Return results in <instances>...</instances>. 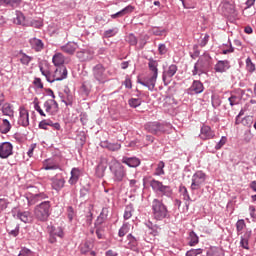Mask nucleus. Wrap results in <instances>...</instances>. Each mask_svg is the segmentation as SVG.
Returning a JSON list of instances; mask_svg holds the SVG:
<instances>
[{"label": "nucleus", "mask_w": 256, "mask_h": 256, "mask_svg": "<svg viewBox=\"0 0 256 256\" xmlns=\"http://www.w3.org/2000/svg\"><path fill=\"white\" fill-rule=\"evenodd\" d=\"M44 109L46 113H50V115H53V113H57V110L59 109V104H57V101L49 99L44 102Z\"/></svg>", "instance_id": "nucleus-17"}, {"label": "nucleus", "mask_w": 256, "mask_h": 256, "mask_svg": "<svg viewBox=\"0 0 256 256\" xmlns=\"http://www.w3.org/2000/svg\"><path fill=\"white\" fill-rule=\"evenodd\" d=\"M164 169H165V162L160 161L157 165L154 175H156V176L165 175Z\"/></svg>", "instance_id": "nucleus-40"}, {"label": "nucleus", "mask_w": 256, "mask_h": 256, "mask_svg": "<svg viewBox=\"0 0 256 256\" xmlns=\"http://www.w3.org/2000/svg\"><path fill=\"white\" fill-rule=\"evenodd\" d=\"M17 217L23 223H29L31 221V213L29 212H18Z\"/></svg>", "instance_id": "nucleus-37"}, {"label": "nucleus", "mask_w": 256, "mask_h": 256, "mask_svg": "<svg viewBox=\"0 0 256 256\" xmlns=\"http://www.w3.org/2000/svg\"><path fill=\"white\" fill-rule=\"evenodd\" d=\"M229 67H231L229 65V61L220 60L214 66V70L216 71V73H225V71H227V69H229Z\"/></svg>", "instance_id": "nucleus-23"}, {"label": "nucleus", "mask_w": 256, "mask_h": 256, "mask_svg": "<svg viewBox=\"0 0 256 256\" xmlns=\"http://www.w3.org/2000/svg\"><path fill=\"white\" fill-rule=\"evenodd\" d=\"M158 51L160 55H165V53H167V47L165 46V44H160L158 47Z\"/></svg>", "instance_id": "nucleus-63"}, {"label": "nucleus", "mask_w": 256, "mask_h": 256, "mask_svg": "<svg viewBox=\"0 0 256 256\" xmlns=\"http://www.w3.org/2000/svg\"><path fill=\"white\" fill-rule=\"evenodd\" d=\"M92 74L98 83H105V81H107V74H105V66H103V64L95 65L92 68Z\"/></svg>", "instance_id": "nucleus-10"}, {"label": "nucleus", "mask_w": 256, "mask_h": 256, "mask_svg": "<svg viewBox=\"0 0 256 256\" xmlns=\"http://www.w3.org/2000/svg\"><path fill=\"white\" fill-rule=\"evenodd\" d=\"M51 185L55 191H61L65 187V178L61 175H56L51 178Z\"/></svg>", "instance_id": "nucleus-13"}, {"label": "nucleus", "mask_w": 256, "mask_h": 256, "mask_svg": "<svg viewBox=\"0 0 256 256\" xmlns=\"http://www.w3.org/2000/svg\"><path fill=\"white\" fill-rule=\"evenodd\" d=\"M116 33H117V28H113V29L106 30L103 35L106 39H109L110 37H115Z\"/></svg>", "instance_id": "nucleus-49"}, {"label": "nucleus", "mask_w": 256, "mask_h": 256, "mask_svg": "<svg viewBox=\"0 0 256 256\" xmlns=\"http://www.w3.org/2000/svg\"><path fill=\"white\" fill-rule=\"evenodd\" d=\"M2 113L3 115H6L8 117H13L14 112H13V107L11 106V104L6 103L2 106Z\"/></svg>", "instance_id": "nucleus-36"}, {"label": "nucleus", "mask_w": 256, "mask_h": 256, "mask_svg": "<svg viewBox=\"0 0 256 256\" xmlns=\"http://www.w3.org/2000/svg\"><path fill=\"white\" fill-rule=\"evenodd\" d=\"M77 49H79V45L75 42H68L66 45L61 46V51L67 53V55H75Z\"/></svg>", "instance_id": "nucleus-19"}, {"label": "nucleus", "mask_w": 256, "mask_h": 256, "mask_svg": "<svg viewBox=\"0 0 256 256\" xmlns=\"http://www.w3.org/2000/svg\"><path fill=\"white\" fill-rule=\"evenodd\" d=\"M128 233H129V225L123 224L118 232L119 237H125Z\"/></svg>", "instance_id": "nucleus-45"}, {"label": "nucleus", "mask_w": 256, "mask_h": 256, "mask_svg": "<svg viewBox=\"0 0 256 256\" xmlns=\"http://www.w3.org/2000/svg\"><path fill=\"white\" fill-rule=\"evenodd\" d=\"M225 143H227V137L222 136L220 141L215 146V149H217V150L221 149V147H223V145H225Z\"/></svg>", "instance_id": "nucleus-56"}, {"label": "nucleus", "mask_w": 256, "mask_h": 256, "mask_svg": "<svg viewBox=\"0 0 256 256\" xmlns=\"http://www.w3.org/2000/svg\"><path fill=\"white\" fill-rule=\"evenodd\" d=\"M31 27H35L36 29H39L41 27H43V22L39 21V20H32L30 22Z\"/></svg>", "instance_id": "nucleus-58"}, {"label": "nucleus", "mask_w": 256, "mask_h": 256, "mask_svg": "<svg viewBox=\"0 0 256 256\" xmlns=\"http://www.w3.org/2000/svg\"><path fill=\"white\" fill-rule=\"evenodd\" d=\"M52 63L55 67H63V63H65V56L62 53H56L52 58Z\"/></svg>", "instance_id": "nucleus-28"}, {"label": "nucleus", "mask_w": 256, "mask_h": 256, "mask_svg": "<svg viewBox=\"0 0 256 256\" xmlns=\"http://www.w3.org/2000/svg\"><path fill=\"white\" fill-rule=\"evenodd\" d=\"M102 147L108 149V151H119L121 149V144L119 143H109L108 141L102 142Z\"/></svg>", "instance_id": "nucleus-32"}, {"label": "nucleus", "mask_w": 256, "mask_h": 256, "mask_svg": "<svg viewBox=\"0 0 256 256\" xmlns=\"http://www.w3.org/2000/svg\"><path fill=\"white\" fill-rule=\"evenodd\" d=\"M9 205V200L5 198H0V212L5 211Z\"/></svg>", "instance_id": "nucleus-52"}, {"label": "nucleus", "mask_w": 256, "mask_h": 256, "mask_svg": "<svg viewBox=\"0 0 256 256\" xmlns=\"http://www.w3.org/2000/svg\"><path fill=\"white\" fill-rule=\"evenodd\" d=\"M157 67H159L157 60L150 58L148 62L150 76L144 80L138 79V83L144 87H147L149 91H153L155 89V85L157 84V77H159V68Z\"/></svg>", "instance_id": "nucleus-1"}, {"label": "nucleus", "mask_w": 256, "mask_h": 256, "mask_svg": "<svg viewBox=\"0 0 256 256\" xmlns=\"http://www.w3.org/2000/svg\"><path fill=\"white\" fill-rule=\"evenodd\" d=\"M146 131L152 135H159V133H167L171 129L170 124H161L159 122H149L145 125Z\"/></svg>", "instance_id": "nucleus-7"}, {"label": "nucleus", "mask_w": 256, "mask_h": 256, "mask_svg": "<svg viewBox=\"0 0 256 256\" xmlns=\"http://www.w3.org/2000/svg\"><path fill=\"white\" fill-rule=\"evenodd\" d=\"M22 0H1L2 5H7L8 7H19Z\"/></svg>", "instance_id": "nucleus-39"}, {"label": "nucleus", "mask_w": 256, "mask_h": 256, "mask_svg": "<svg viewBox=\"0 0 256 256\" xmlns=\"http://www.w3.org/2000/svg\"><path fill=\"white\" fill-rule=\"evenodd\" d=\"M177 73V65L172 64L163 71L162 80L164 83L171 81V78Z\"/></svg>", "instance_id": "nucleus-15"}, {"label": "nucleus", "mask_w": 256, "mask_h": 256, "mask_svg": "<svg viewBox=\"0 0 256 256\" xmlns=\"http://www.w3.org/2000/svg\"><path fill=\"white\" fill-rule=\"evenodd\" d=\"M240 123L244 125V127H251V125H253V118L250 116L240 118Z\"/></svg>", "instance_id": "nucleus-43"}, {"label": "nucleus", "mask_w": 256, "mask_h": 256, "mask_svg": "<svg viewBox=\"0 0 256 256\" xmlns=\"http://www.w3.org/2000/svg\"><path fill=\"white\" fill-rule=\"evenodd\" d=\"M133 11H135V7L132 5H128L125 8H123L121 11L112 14L111 17L112 19H117V17H123L129 13H133Z\"/></svg>", "instance_id": "nucleus-26"}, {"label": "nucleus", "mask_w": 256, "mask_h": 256, "mask_svg": "<svg viewBox=\"0 0 256 256\" xmlns=\"http://www.w3.org/2000/svg\"><path fill=\"white\" fill-rule=\"evenodd\" d=\"M33 104H34L35 111H37L39 115H41V117H47L43 109H41V106L39 105V100H37V98H35Z\"/></svg>", "instance_id": "nucleus-44"}, {"label": "nucleus", "mask_w": 256, "mask_h": 256, "mask_svg": "<svg viewBox=\"0 0 256 256\" xmlns=\"http://www.w3.org/2000/svg\"><path fill=\"white\" fill-rule=\"evenodd\" d=\"M129 105H130V107H134V109H135L141 105V99L132 98L129 100Z\"/></svg>", "instance_id": "nucleus-51"}, {"label": "nucleus", "mask_w": 256, "mask_h": 256, "mask_svg": "<svg viewBox=\"0 0 256 256\" xmlns=\"http://www.w3.org/2000/svg\"><path fill=\"white\" fill-rule=\"evenodd\" d=\"M43 169H45V171H51L59 169V165L55 163V161H53L52 159H48L43 162Z\"/></svg>", "instance_id": "nucleus-30"}, {"label": "nucleus", "mask_w": 256, "mask_h": 256, "mask_svg": "<svg viewBox=\"0 0 256 256\" xmlns=\"http://www.w3.org/2000/svg\"><path fill=\"white\" fill-rule=\"evenodd\" d=\"M68 218L70 221H73V217H75V211L73 210V207L69 206L68 209Z\"/></svg>", "instance_id": "nucleus-62"}, {"label": "nucleus", "mask_w": 256, "mask_h": 256, "mask_svg": "<svg viewBox=\"0 0 256 256\" xmlns=\"http://www.w3.org/2000/svg\"><path fill=\"white\" fill-rule=\"evenodd\" d=\"M124 85H125L126 89H133V84L131 82V78L126 77V79L124 81Z\"/></svg>", "instance_id": "nucleus-61"}, {"label": "nucleus", "mask_w": 256, "mask_h": 256, "mask_svg": "<svg viewBox=\"0 0 256 256\" xmlns=\"http://www.w3.org/2000/svg\"><path fill=\"white\" fill-rule=\"evenodd\" d=\"M207 67H209V57L202 56L198 59L197 63L194 65V69L192 71V75H203L205 71H207Z\"/></svg>", "instance_id": "nucleus-9"}, {"label": "nucleus", "mask_w": 256, "mask_h": 256, "mask_svg": "<svg viewBox=\"0 0 256 256\" xmlns=\"http://www.w3.org/2000/svg\"><path fill=\"white\" fill-rule=\"evenodd\" d=\"M76 55L80 61H91L93 59V53L89 50L78 51Z\"/></svg>", "instance_id": "nucleus-27"}, {"label": "nucleus", "mask_w": 256, "mask_h": 256, "mask_svg": "<svg viewBox=\"0 0 256 256\" xmlns=\"http://www.w3.org/2000/svg\"><path fill=\"white\" fill-rule=\"evenodd\" d=\"M190 93H195L199 95V93H203L205 91V86L199 80H194L191 87L189 88Z\"/></svg>", "instance_id": "nucleus-21"}, {"label": "nucleus", "mask_w": 256, "mask_h": 256, "mask_svg": "<svg viewBox=\"0 0 256 256\" xmlns=\"http://www.w3.org/2000/svg\"><path fill=\"white\" fill-rule=\"evenodd\" d=\"M108 165L110 172L113 175V180L116 183H121V181L127 177V170L125 169V166H123V164H121V162L117 161L115 158H112Z\"/></svg>", "instance_id": "nucleus-2"}, {"label": "nucleus", "mask_w": 256, "mask_h": 256, "mask_svg": "<svg viewBox=\"0 0 256 256\" xmlns=\"http://www.w3.org/2000/svg\"><path fill=\"white\" fill-rule=\"evenodd\" d=\"M18 123L22 127H28V125H29V111H27V109H25V107H20V109H19Z\"/></svg>", "instance_id": "nucleus-14"}, {"label": "nucleus", "mask_w": 256, "mask_h": 256, "mask_svg": "<svg viewBox=\"0 0 256 256\" xmlns=\"http://www.w3.org/2000/svg\"><path fill=\"white\" fill-rule=\"evenodd\" d=\"M207 179V176L203 171H197L193 176H192V183L190 186L191 191H199L205 185V181Z\"/></svg>", "instance_id": "nucleus-8"}, {"label": "nucleus", "mask_w": 256, "mask_h": 256, "mask_svg": "<svg viewBox=\"0 0 256 256\" xmlns=\"http://www.w3.org/2000/svg\"><path fill=\"white\" fill-rule=\"evenodd\" d=\"M81 91L87 97L89 93H91V86H89L87 83H83L81 87Z\"/></svg>", "instance_id": "nucleus-53"}, {"label": "nucleus", "mask_w": 256, "mask_h": 256, "mask_svg": "<svg viewBox=\"0 0 256 256\" xmlns=\"http://www.w3.org/2000/svg\"><path fill=\"white\" fill-rule=\"evenodd\" d=\"M134 212L135 208H133V204L127 205L124 210V219H131V217H133Z\"/></svg>", "instance_id": "nucleus-38"}, {"label": "nucleus", "mask_w": 256, "mask_h": 256, "mask_svg": "<svg viewBox=\"0 0 256 256\" xmlns=\"http://www.w3.org/2000/svg\"><path fill=\"white\" fill-rule=\"evenodd\" d=\"M246 69L250 73H253V71H255V64H253V62L251 61V58L246 59Z\"/></svg>", "instance_id": "nucleus-50"}, {"label": "nucleus", "mask_w": 256, "mask_h": 256, "mask_svg": "<svg viewBox=\"0 0 256 256\" xmlns=\"http://www.w3.org/2000/svg\"><path fill=\"white\" fill-rule=\"evenodd\" d=\"M152 215L156 221H163L169 216V210H167V206L163 204V201L159 199L152 201Z\"/></svg>", "instance_id": "nucleus-4"}, {"label": "nucleus", "mask_w": 256, "mask_h": 256, "mask_svg": "<svg viewBox=\"0 0 256 256\" xmlns=\"http://www.w3.org/2000/svg\"><path fill=\"white\" fill-rule=\"evenodd\" d=\"M150 187L153 189V191H155V193L161 195V197H171V195H173V190H171V187L163 185V182H160L159 180H151Z\"/></svg>", "instance_id": "nucleus-6"}, {"label": "nucleus", "mask_w": 256, "mask_h": 256, "mask_svg": "<svg viewBox=\"0 0 256 256\" xmlns=\"http://www.w3.org/2000/svg\"><path fill=\"white\" fill-rule=\"evenodd\" d=\"M201 253H203V249L201 248L191 249L186 252V256H197V255H201Z\"/></svg>", "instance_id": "nucleus-48"}, {"label": "nucleus", "mask_w": 256, "mask_h": 256, "mask_svg": "<svg viewBox=\"0 0 256 256\" xmlns=\"http://www.w3.org/2000/svg\"><path fill=\"white\" fill-rule=\"evenodd\" d=\"M199 137L203 141L213 139L215 137V131H213V129H211V126L203 125L201 127Z\"/></svg>", "instance_id": "nucleus-12"}, {"label": "nucleus", "mask_w": 256, "mask_h": 256, "mask_svg": "<svg viewBox=\"0 0 256 256\" xmlns=\"http://www.w3.org/2000/svg\"><path fill=\"white\" fill-rule=\"evenodd\" d=\"M157 235H159V232L155 229L150 228L146 232L145 240L147 241V243H153V241H155V237H157Z\"/></svg>", "instance_id": "nucleus-31"}, {"label": "nucleus", "mask_w": 256, "mask_h": 256, "mask_svg": "<svg viewBox=\"0 0 256 256\" xmlns=\"http://www.w3.org/2000/svg\"><path fill=\"white\" fill-rule=\"evenodd\" d=\"M62 102L65 103V105H73V94H71L69 89L64 90V93L62 94Z\"/></svg>", "instance_id": "nucleus-29"}, {"label": "nucleus", "mask_w": 256, "mask_h": 256, "mask_svg": "<svg viewBox=\"0 0 256 256\" xmlns=\"http://www.w3.org/2000/svg\"><path fill=\"white\" fill-rule=\"evenodd\" d=\"M231 107H233V105H237L239 104V98L237 96H231L229 99H228Z\"/></svg>", "instance_id": "nucleus-59"}, {"label": "nucleus", "mask_w": 256, "mask_h": 256, "mask_svg": "<svg viewBox=\"0 0 256 256\" xmlns=\"http://www.w3.org/2000/svg\"><path fill=\"white\" fill-rule=\"evenodd\" d=\"M51 202L44 201L37 205L34 210V215L38 221H47L51 215Z\"/></svg>", "instance_id": "nucleus-5"}, {"label": "nucleus", "mask_w": 256, "mask_h": 256, "mask_svg": "<svg viewBox=\"0 0 256 256\" xmlns=\"http://www.w3.org/2000/svg\"><path fill=\"white\" fill-rule=\"evenodd\" d=\"M39 197H41V194H35L34 196L28 198V205H35V203L39 201Z\"/></svg>", "instance_id": "nucleus-55"}, {"label": "nucleus", "mask_w": 256, "mask_h": 256, "mask_svg": "<svg viewBox=\"0 0 256 256\" xmlns=\"http://www.w3.org/2000/svg\"><path fill=\"white\" fill-rule=\"evenodd\" d=\"M29 43H30L31 48L37 52L43 51V49L45 47V44H43V41L38 38H31Z\"/></svg>", "instance_id": "nucleus-24"}, {"label": "nucleus", "mask_w": 256, "mask_h": 256, "mask_svg": "<svg viewBox=\"0 0 256 256\" xmlns=\"http://www.w3.org/2000/svg\"><path fill=\"white\" fill-rule=\"evenodd\" d=\"M81 169L79 168H72L71 170V177L68 180L70 185H77V181H79V177H81Z\"/></svg>", "instance_id": "nucleus-25"}, {"label": "nucleus", "mask_w": 256, "mask_h": 256, "mask_svg": "<svg viewBox=\"0 0 256 256\" xmlns=\"http://www.w3.org/2000/svg\"><path fill=\"white\" fill-rule=\"evenodd\" d=\"M240 245L243 249H249V239L241 238Z\"/></svg>", "instance_id": "nucleus-60"}, {"label": "nucleus", "mask_w": 256, "mask_h": 256, "mask_svg": "<svg viewBox=\"0 0 256 256\" xmlns=\"http://www.w3.org/2000/svg\"><path fill=\"white\" fill-rule=\"evenodd\" d=\"M122 163L128 167H139L141 165V160L137 157H123Z\"/></svg>", "instance_id": "nucleus-22"}, {"label": "nucleus", "mask_w": 256, "mask_h": 256, "mask_svg": "<svg viewBox=\"0 0 256 256\" xmlns=\"http://www.w3.org/2000/svg\"><path fill=\"white\" fill-rule=\"evenodd\" d=\"M18 61L23 65V67H29V63L33 61V57L27 55L23 50H20L18 55Z\"/></svg>", "instance_id": "nucleus-20"}, {"label": "nucleus", "mask_w": 256, "mask_h": 256, "mask_svg": "<svg viewBox=\"0 0 256 256\" xmlns=\"http://www.w3.org/2000/svg\"><path fill=\"white\" fill-rule=\"evenodd\" d=\"M11 131V123H9V120L4 119L2 120V124L0 125V132H2L4 135Z\"/></svg>", "instance_id": "nucleus-35"}, {"label": "nucleus", "mask_w": 256, "mask_h": 256, "mask_svg": "<svg viewBox=\"0 0 256 256\" xmlns=\"http://www.w3.org/2000/svg\"><path fill=\"white\" fill-rule=\"evenodd\" d=\"M107 169V166L103 165V163H100L96 168V175L97 177H105V171Z\"/></svg>", "instance_id": "nucleus-42"}, {"label": "nucleus", "mask_w": 256, "mask_h": 256, "mask_svg": "<svg viewBox=\"0 0 256 256\" xmlns=\"http://www.w3.org/2000/svg\"><path fill=\"white\" fill-rule=\"evenodd\" d=\"M126 41H128L130 45H137V37L135 36V34H129L126 37Z\"/></svg>", "instance_id": "nucleus-54"}, {"label": "nucleus", "mask_w": 256, "mask_h": 256, "mask_svg": "<svg viewBox=\"0 0 256 256\" xmlns=\"http://www.w3.org/2000/svg\"><path fill=\"white\" fill-rule=\"evenodd\" d=\"M13 23L15 25H22V27H29V24H27V21L25 20V14H23V12L19 10L15 11V17L13 19Z\"/></svg>", "instance_id": "nucleus-18"}, {"label": "nucleus", "mask_w": 256, "mask_h": 256, "mask_svg": "<svg viewBox=\"0 0 256 256\" xmlns=\"http://www.w3.org/2000/svg\"><path fill=\"white\" fill-rule=\"evenodd\" d=\"M13 155V144L11 142H3L0 144V159H8Z\"/></svg>", "instance_id": "nucleus-11"}, {"label": "nucleus", "mask_w": 256, "mask_h": 256, "mask_svg": "<svg viewBox=\"0 0 256 256\" xmlns=\"http://www.w3.org/2000/svg\"><path fill=\"white\" fill-rule=\"evenodd\" d=\"M63 228L62 227H52L50 230V238H49V242L50 243H57V237H59L60 239H63Z\"/></svg>", "instance_id": "nucleus-16"}, {"label": "nucleus", "mask_w": 256, "mask_h": 256, "mask_svg": "<svg viewBox=\"0 0 256 256\" xmlns=\"http://www.w3.org/2000/svg\"><path fill=\"white\" fill-rule=\"evenodd\" d=\"M18 256H33V252L27 248H23Z\"/></svg>", "instance_id": "nucleus-57"}, {"label": "nucleus", "mask_w": 256, "mask_h": 256, "mask_svg": "<svg viewBox=\"0 0 256 256\" xmlns=\"http://www.w3.org/2000/svg\"><path fill=\"white\" fill-rule=\"evenodd\" d=\"M189 239H190V241H189L190 247H195V245H197V243H199V237L193 231L190 232Z\"/></svg>", "instance_id": "nucleus-41"}, {"label": "nucleus", "mask_w": 256, "mask_h": 256, "mask_svg": "<svg viewBox=\"0 0 256 256\" xmlns=\"http://www.w3.org/2000/svg\"><path fill=\"white\" fill-rule=\"evenodd\" d=\"M245 227H247V224H245V220L240 219L236 222V230L238 233H241V231L244 230Z\"/></svg>", "instance_id": "nucleus-46"}, {"label": "nucleus", "mask_w": 256, "mask_h": 256, "mask_svg": "<svg viewBox=\"0 0 256 256\" xmlns=\"http://www.w3.org/2000/svg\"><path fill=\"white\" fill-rule=\"evenodd\" d=\"M93 247V244H91V242H85L82 246H81V253L85 254V253H89V251H91V248Z\"/></svg>", "instance_id": "nucleus-47"}, {"label": "nucleus", "mask_w": 256, "mask_h": 256, "mask_svg": "<svg viewBox=\"0 0 256 256\" xmlns=\"http://www.w3.org/2000/svg\"><path fill=\"white\" fill-rule=\"evenodd\" d=\"M223 12L225 15H233V13H235V5L229 2H225L223 4Z\"/></svg>", "instance_id": "nucleus-34"}, {"label": "nucleus", "mask_w": 256, "mask_h": 256, "mask_svg": "<svg viewBox=\"0 0 256 256\" xmlns=\"http://www.w3.org/2000/svg\"><path fill=\"white\" fill-rule=\"evenodd\" d=\"M40 71L49 83H55V81H63V79H67V68L65 66H59L54 71L53 75L49 70H45L43 66H40Z\"/></svg>", "instance_id": "nucleus-3"}, {"label": "nucleus", "mask_w": 256, "mask_h": 256, "mask_svg": "<svg viewBox=\"0 0 256 256\" xmlns=\"http://www.w3.org/2000/svg\"><path fill=\"white\" fill-rule=\"evenodd\" d=\"M127 239L129 241L128 248L131 249L132 251H137V245H138L137 238H135L132 234H129L127 236Z\"/></svg>", "instance_id": "nucleus-33"}, {"label": "nucleus", "mask_w": 256, "mask_h": 256, "mask_svg": "<svg viewBox=\"0 0 256 256\" xmlns=\"http://www.w3.org/2000/svg\"><path fill=\"white\" fill-rule=\"evenodd\" d=\"M209 43V35L205 34L204 38L200 42V47H205Z\"/></svg>", "instance_id": "nucleus-64"}]
</instances>
